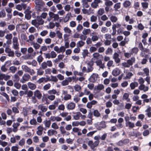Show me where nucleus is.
Here are the masks:
<instances>
[{
	"label": "nucleus",
	"mask_w": 151,
	"mask_h": 151,
	"mask_svg": "<svg viewBox=\"0 0 151 151\" xmlns=\"http://www.w3.org/2000/svg\"><path fill=\"white\" fill-rule=\"evenodd\" d=\"M34 96L32 98V101L34 103H36L37 101L36 97L38 99H40L42 97V94L38 90H36L34 93Z\"/></svg>",
	"instance_id": "1"
},
{
	"label": "nucleus",
	"mask_w": 151,
	"mask_h": 151,
	"mask_svg": "<svg viewBox=\"0 0 151 151\" xmlns=\"http://www.w3.org/2000/svg\"><path fill=\"white\" fill-rule=\"evenodd\" d=\"M34 2L36 5V7L37 8V9L39 10H40L45 5L42 0H35Z\"/></svg>",
	"instance_id": "2"
},
{
	"label": "nucleus",
	"mask_w": 151,
	"mask_h": 151,
	"mask_svg": "<svg viewBox=\"0 0 151 151\" xmlns=\"http://www.w3.org/2000/svg\"><path fill=\"white\" fill-rule=\"evenodd\" d=\"M11 65V61L8 60L5 62L4 65L1 66V69L2 72H6L7 70V68L6 67V65L7 67H8Z\"/></svg>",
	"instance_id": "3"
},
{
	"label": "nucleus",
	"mask_w": 151,
	"mask_h": 151,
	"mask_svg": "<svg viewBox=\"0 0 151 151\" xmlns=\"http://www.w3.org/2000/svg\"><path fill=\"white\" fill-rule=\"evenodd\" d=\"M9 46H8L5 48V52L8 54V55L9 57H13L14 56V53L13 51H12L9 48Z\"/></svg>",
	"instance_id": "4"
},
{
	"label": "nucleus",
	"mask_w": 151,
	"mask_h": 151,
	"mask_svg": "<svg viewBox=\"0 0 151 151\" xmlns=\"http://www.w3.org/2000/svg\"><path fill=\"white\" fill-rule=\"evenodd\" d=\"M93 58H92V60H94V59H95L97 60L101 59H103L104 57L102 55L100 54L98 52H95L93 55Z\"/></svg>",
	"instance_id": "5"
},
{
	"label": "nucleus",
	"mask_w": 151,
	"mask_h": 151,
	"mask_svg": "<svg viewBox=\"0 0 151 151\" xmlns=\"http://www.w3.org/2000/svg\"><path fill=\"white\" fill-rule=\"evenodd\" d=\"M87 64L88 66L87 67V73L91 72L93 69V68L92 66L93 65V62L92 60L90 61L87 63Z\"/></svg>",
	"instance_id": "6"
},
{
	"label": "nucleus",
	"mask_w": 151,
	"mask_h": 151,
	"mask_svg": "<svg viewBox=\"0 0 151 151\" xmlns=\"http://www.w3.org/2000/svg\"><path fill=\"white\" fill-rule=\"evenodd\" d=\"M30 78V76L29 74H24L22 79L20 80V82L22 83H25L26 81H28Z\"/></svg>",
	"instance_id": "7"
},
{
	"label": "nucleus",
	"mask_w": 151,
	"mask_h": 151,
	"mask_svg": "<svg viewBox=\"0 0 151 151\" xmlns=\"http://www.w3.org/2000/svg\"><path fill=\"white\" fill-rule=\"evenodd\" d=\"M75 106L76 104L74 103L70 102L67 105L66 108L68 110H72L75 108Z\"/></svg>",
	"instance_id": "8"
},
{
	"label": "nucleus",
	"mask_w": 151,
	"mask_h": 151,
	"mask_svg": "<svg viewBox=\"0 0 151 151\" xmlns=\"http://www.w3.org/2000/svg\"><path fill=\"white\" fill-rule=\"evenodd\" d=\"M98 76V74L96 73H93L90 76V79L89 80L91 82H94L96 81Z\"/></svg>",
	"instance_id": "9"
},
{
	"label": "nucleus",
	"mask_w": 151,
	"mask_h": 151,
	"mask_svg": "<svg viewBox=\"0 0 151 151\" xmlns=\"http://www.w3.org/2000/svg\"><path fill=\"white\" fill-rule=\"evenodd\" d=\"M10 78V76L8 75H6L5 74H0V80L4 79L5 81H7Z\"/></svg>",
	"instance_id": "10"
},
{
	"label": "nucleus",
	"mask_w": 151,
	"mask_h": 151,
	"mask_svg": "<svg viewBox=\"0 0 151 151\" xmlns=\"http://www.w3.org/2000/svg\"><path fill=\"white\" fill-rule=\"evenodd\" d=\"M120 73V70L119 68H116L112 71V74L115 76H116Z\"/></svg>",
	"instance_id": "11"
},
{
	"label": "nucleus",
	"mask_w": 151,
	"mask_h": 151,
	"mask_svg": "<svg viewBox=\"0 0 151 151\" xmlns=\"http://www.w3.org/2000/svg\"><path fill=\"white\" fill-rule=\"evenodd\" d=\"M25 18L28 20L31 17V14L32 13V11L28 9H26L25 10Z\"/></svg>",
	"instance_id": "12"
},
{
	"label": "nucleus",
	"mask_w": 151,
	"mask_h": 151,
	"mask_svg": "<svg viewBox=\"0 0 151 151\" xmlns=\"http://www.w3.org/2000/svg\"><path fill=\"white\" fill-rule=\"evenodd\" d=\"M58 132L57 131L53 129L49 130L47 132V134L49 136H51L53 135H55Z\"/></svg>",
	"instance_id": "13"
},
{
	"label": "nucleus",
	"mask_w": 151,
	"mask_h": 151,
	"mask_svg": "<svg viewBox=\"0 0 151 151\" xmlns=\"http://www.w3.org/2000/svg\"><path fill=\"white\" fill-rule=\"evenodd\" d=\"M38 109L41 110L43 112H46L47 110V108L45 106H44L42 104H40L38 106Z\"/></svg>",
	"instance_id": "14"
},
{
	"label": "nucleus",
	"mask_w": 151,
	"mask_h": 151,
	"mask_svg": "<svg viewBox=\"0 0 151 151\" xmlns=\"http://www.w3.org/2000/svg\"><path fill=\"white\" fill-rule=\"evenodd\" d=\"M135 59L134 57H132L131 58V59L127 60V62L128 64L129 65V66L130 65H132L133 63H135Z\"/></svg>",
	"instance_id": "15"
},
{
	"label": "nucleus",
	"mask_w": 151,
	"mask_h": 151,
	"mask_svg": "<svg viewBox=\"0 0 151 151\" xmlns=\"http://www.w3.org/2000/svg\"><path fill=\"white\" fill-rule=\"evenodd\" d=\"M138 84L137 82H134L131 83L130 85L131 89L132 90L134 89L135 87H137Z\"/></svg>",
	"instance_id": "16"
},
{
	"label": "nucleus",
	"mask_w": 151,
	"mask_h": 151,
	"mask_svg": "<svg viewBox=\"0 0 151 151\" xmlns=\"http://www.w3.org/2000/svg\"><path fill=\"white\" fill-rule=\"evenodd\" d=\"M42 18L40 16H37V20L38 22L39 25L43 24L44 22V21L42 19Z\"/></svg>",
	"instance_id": "17"
},
{
	"label": "nucleus",
	"mask_w": 151,
	"mask_h": 151,
	"mask_svg": "<svg viewBox=\"0 0 151 151\" xmlns=\"http://www.w3.org/2000/svg\"><path fill=\"white\" fill-rule=\"evenodd\" d=\"M28 85L29 88L32 90H34L36 88V86L35 84L30 82L28 83Z\"/></svg>",
	"instance_id": "18"
},
{
	"label": "nucleus",
	"mask_w": 151,
	"mask_h": 151,
	"mask_svg": "<svg viewBox=\"0 0 151 151\" xmlns=\"http://www.w3.org/2000/svg\"><path fill=\"white\" fill-rule=\"evenodd\" d=\"M131 2L128 0L125 1L123 4L124 7L125 8L129 7L131 5Z\"/></svg>",
	"instance_id": "19"
},
{
	"label": "nucleus",
	"mask_w": 151,
	"mask_h": 151,
	"mask_svg": "<svg viewBox=\"0 0 151 151\" xmlns=\"http://www.w3.org/2000/svg\"><path fill=\"white\" fill-rule=\"evenodd\" d=\"M19 77L17 74H15L13 77L12 79L14 82H18L19 80Z\"/></svg>",
	"instance_id": "20"
},
{
	"label": "nucleus",
	"mask_w": 151,
	"mask_h": 151,
	"mask_svg": "<svg viewBox=\"0 0 151 151\" xmlns=\"http://www.w3.org/2000/svg\"><path fill=\"white\" fill-rule=\"evenodd\" d=\"M71 14V13H68L66 14L64 19V22L65 23H66L69 21L70 18Z\"/></svg>",
	"instance_id": "21"
},
{
	"label": "nucleus",
	"mask_w": 151,
	"mask_h": 151,
	"mask_svg": "<svg viewBox=\"0 0 151 151\" xmlns=\"http://www.w3.org/2000/svg\"><path fill=\"white\" fill-rule=\"evenodd\" d=\"M88 50L87 49H84L83 50V52L82 53V55L83 56V58H85L86 56H88Z\"/></svg>",
	"instance_id": "22"
},
{
	"label": "nucleus",
	"mask_w": 151,
	"mask_h": 151,
	"mask_svg": "<svg viewBox=\"0 0 151 151\" xmlns=\"http://www.w3.org/2000/svg\"><path fill=\"white\" fill-rule=\"evenodd\" d=\"M139 51L137 47H134L132 49L131 54L133 55V54H137Z\"/></svg>",
	"instance_id": "23"
},
{
	"label": "nucleus",
	"mask_w": 151,
	"mask_h": 151,
	"mask_svg": "<svg viewBox=\"0 0 151 151\" xmlns=\"http://www.w3.org/2000/svg\"><path fill=\"white\" fill-rule=\"evenodd\" d=\"M126 127H128L129 128H133L134 127V123L131 122H128L126 123Z\"/></svg>",
	"instance_id": "24"
},
{
	"label": "nucleus",
	"mask_w": 151,
	"mask_h": 151,
	"mask_svg": "<svg viewBox=\"0 0 151 151\" xmlns=\"http://www.w3.org/2000/svg\"><path fill=\"white\" fill-rule=\"evenodd\" d=\"M76 114V115L73 116V118L75 120H77L79 119L81 115H82V114L80 112H77Z\"/></svg>",
	"instance_id": "25"
},
{
	"label": "nucleus",
	"mask_w": 151,
	"mask_h": 151,
	"mask_svg": "<svg viewBox=\"0 0 151 151\" xmlns=\"http://www.w3.org/2000/svg\"><path fill=\"white\" fill-rule=\"evenodd\" d=\"M93 115L96 117H99L100 116L101 114L98 110L96 109L94 110L93 112Z\"/></svg>",
	"instance_id": "26"
},
{
	"label": "nucleus",
	"mask_w": 151,
	"mask_h": 151,
	"mask_svg": "<svg viewBox=\"0 0 151 151\" xmlns=\"http://www.w3.org/2000/svg\"><path fill=\"white\" fill-rule=\"evenodd\" d=\"M17 68L14 66H12L10 67L9 68V70L11 71V72L13 73H14L17 71Z\"/></svg>",
	"instance_id": "27"
},
{
	"label": "nucleus",
	"mask_w": 151,
	"mask_h": 151,
	"mask_svg": "<svg viewBox=\"0 0 151 151\" xmlns=\"http://www.w3.org/2000/svg\"><path fill=\"white\" fill-rule=\"evenodd\" d=\"M113 52L112 49L110 47H108L105 51V54L106 55H111Z\"/></svg>",
	"instance_id": "28"
},
{
	"label": "nucleus",
	"mask_w": 151,
	"mask_h": 151,
	"mask_svg": "<svg viewBox=\"0 0 151 151\" xmlns=\"http://www.w3.org/2000/svg\"><path fill=\"white\" fill-rule=\"evenodd\" d=\"M32 24L34 25L36 27H38L39 26V23H38L36 19L32 20L31 22Z\"/></svg>",
	"instance_id": "29"
},
{
	"label": "nucleus",
	"mask_w": 151,
	"mask_h": 151,
	"mask_svg": "<svg viewBox=\"0 0 151 151\" xmlns=\"http://www.w3.org/2000/svg\"><path fill=\"white\" fill-rule=\"evenodd\" d=\"M6 13L4 10H2L0 11V19L5 17Z\"/></svg>",
	"instance_id": "30"
},
{
	"label": "nucleus",
	"mask_w": 151,
	"mask_h": 151,
	"mask_svg": "<svg viewBox=\"0 0 151 151\" xmlns=\"http://www.w3.org/2000/svg\"><path fill=\"white\" fill-rule=\"evenodd\" d=\"M22 69L25 72L29 73L30 71V69L27 65H22Z\"/></svg>",
	"instance_id": "31"
},
{
	"label": "nucleus",
	"mask_w": 151,
	"mask_h": 151,
	"mask_svg": "<svg viewBox=\"0 0 151 151\" xmlns=\"http://www.w3.org/2000/svg\"><path fill=\"white\" fill-rule=\"evenodd\" d=\"M82 5L86 8H88L89 7V5L88 3V1L86 0L82 1Z\"/></svg>",
	"instance_id": "32"
},
{
	"label": "nucleus",
	"mask_w": 151,
	"mask_h": 151,
	"mask_svg": "<svg viewBox=\"0 0 151 151\" xmlns=\"http://www.w3.org/2000/svg\"><path fill=\"white\" fill-rule=\"evenodd\" d=\"M91 30L90 29H84L82 32V33L84 35H87L90 33Z\"/></svg>",
	"instance_id": "33"
},
{
	"label": "nucleus",
	"mask_w": 151,
	"mask_h": 151,
	"mask_svg": "<svg viewBox=\"0 0 151 151\" xmlns=\"http://www.w3.org/2000/svg\"><path fill=\"white\" fill-rule=\"evenodd\" d=\"M85 44V42L82 41L80 40L79 41L77 44V46L78 47H81L83 46Z\"/></svg>",
	"instance_id": "34"
},
{
	"label": "nucleus",
	"mask_w": 151,
	"mask_h": 151,
	"mask_svg": "<svg viewBox=\"0 0 151 151\" xmlns=\"http://www.w3.org/2000/svg\"><path fill=\"white\" fill-rule=\"evenodd\" d=\"M110 20L113 22H116L118 20L117 17L114 16H112L110 18Z\"/></svg>",
	"instance_id": "35"
},
{
	"label": "nucleus",
	"mask_w": 151,
	"mask_h": 151,
	"mask_svg": "<svg viewBox=\"0 0 151 151\" xmlns=\"http://www.w3.org/2000/svg\"><path fill=\"white\" fill-rule=\"evenodd\" d=\"M74 89L76 91L79 92L81 89V86L78 84L76 85L74 87Z\"/></svg>",
	"instance_id": "36"
},
{
	"label": "nucleus",
	"mask_w": 151,
	"mask_h": 151,
	"mask_svg": "<svg viewBox=\"0 0 151 151\" xmlns=\"http://www.w3.org/2000/svg\"><path fill=\"white\" fill-rule=\"evenodd\" d=\"M12 112L14 113L15 114L19 113V111L18 109L15 107H13L12 108Z\"/></svg>",
	"instance_id": "37"
},
{
	"label": "nucleus",
	"mask_w": 151,
	"mask_h": 151,
	"mask_svg": "<svg viewBox=\"0 0 151 151\" xmlns=\"http://www.w3.org/2000/svg\"><path fill=\"white\" fill-rule=\"evenodd\" d=\"M30 123L31 125H36L37 124V123L35 119H31L30 121Z\"/></svg>",
	"instance_id": "38"
},
{
	"label": "nucleus",
	"mask_w": 151,
	"mask_h": 151,
	"mask_svg": "<svg viewBox=\"0 0 151 151\" xmlns=\"http://www.w3.org/2000/svg\"><path fill=\"white\" fill-rule=\"evenodd\" d=\"M64 31L66 33H68L69 34H71V30L68 27H65L64 28Z\"/></svg>",
	"instance_id": "39"
},
{
	"label": "nucleus",
	"mask_w": 151,
	"mask_h": 151,
	"mask_svg": "<svg viewBox=\"0 0 151 151\" xmlns=\"http://www.w3.org/2000/svg\"><path fill=\"white\" fill-rule=\"evenodd\" d=\"M142 7L143 8L146 9L148 8V3L146 2H142L141 3Z\"/></svg>",
	"instance_id": "40"
},
{
	"label": "nucleus",
	"mask_w": 151,
	"mask_h": 151,
	"mask_svg": "<svg viewBox=\"0 0 151 151\" xmlns=\"http://www.w3.org/2000/svg\"><path fill=\"white\" fill-rule=\"evenodd\" d=\"M50 77H51V78L50 79V81H53L55 82H56L58 81V79L56 76L51 75Z\"/></svg>",
	"instance_id": "41"
},
{
	"label": "nucleus",
	"mask_w": 151,
	"mask_h": 151,
	"mask_svg": "<svg viewBox=\"0 0 151 151\" xmlns=\"http://www.w3.org/2000/svg\"><path fill=\"white\" fill-rule=\"evenodd\" d=\"M71 98V96L69 94H68L65 96L63 98L64 100L65 101L70 99Z\"/></svg>",
	"instance_id": "42"
},
{
	"label": "nucleus",
	"mask_w": 151,
	"mask_h": 151,
	"mask_svg": "<svg viewBox=\"0 0 151 151\" xmlns=\"http://www.w3.org/2000/svg\"><path fill=\"white\" fill-rule=\"evenodd\" d=\"M121 4L120 3H117L114 6V8L115 9V10H117L118 9H119L120 8Z\"/></svg>",
	"instance_id": "43"
},
{
	"label": "nucleus",
	"mask_w": 151,
	"mask_h": 151,
	"mask_svg": "<svg viewBox=\"0 0 151 151\" xmlns=\"http://www.w3.org/2000/svg\"><path fill=\"white\" fill-rule=\"evenodd\" d=\"M51 87V85L48 83L46 84L43 87V89L45 90H47L49 89Z\"/></svg>",
	"instance_id": "44"
},
{
	"label": "nucleus",
	"mask_w": 151,
	"mask_h": 151,
	"mask_svg": "<svg viewBox=\"0 0 151 151\" xmlns=\"http://www.w3.org/2000/svg\"><path fill=\"white\" fill-rule=\"evenodd\" d=\"M32 44L35 49H38L40 47V45L37 43L33 42Z\"/></svg>",
	"instance_id": "45"
},
{
	"label": "nucleus",
	"mask_w": 151,
	"mask_h": 151,
	"mask_svg": "<svg viewBox=\"0 0 151 151\" xmlns=\"http://www.w3.org/2000/svg\"><path fill=\"white\" fill-rule=\"evenodd\" d=\"M8 144V143L5 141H3L0 140V145H1L3 147L6 146Z\"/></svg>",
	"instance_id": "46"
},
{
	"label": "nucleus",
	"mask_w": 151,
	"mask_h": 151,
	"mask_svg": "<svg viewBox=\"0 0 151 151\" xmlns=\"http://www.w3.org/2000/svg\"><path fill=\"white\" fill-rule=\"evenodd\" d=\"M105 5L107 6H111L113 5V3L111 1H106L105 2Z\"/></svg>",
	"instance_id": "47"
},
{
	"label": "nucleus",
	"mask_w": 151,
	"mask_h": 151,
	"mask_svg": "<svg viewBox=\"0 0 151 151\" xmlns=\"http://www.w3.org/2000/svg\"><path fill=\"white\" fill-rule=\"evenodd\" d=\"M65 50V48L64 46H61L59 48V51L58 52V53L60 52H64Z\"/></svg>",
	"instance_id": "48"
},
{
	"label": "nucleus",
	"mask_w": 151,
	"mask_h": 151,
	"mask_svg": "<svg viewBox=\"0 0 151 151\" xmlns=\"http://www.w3.org/2000/svg\"><path fill=\"white\" fill-rule=\"evenodd\" d=\"M104 88V86L102 84H99L97 86V89L98 90H101L103 89Z\"/></svg>",
	"instance_id": "49"
},
{
	"label": "nucleus",
	"mask_w": 151,
	"mask_h": 151,
	"mask_svg": "<svg viewBox=\"0 0 151 151\" xmlns=\"http://www.w3.org/2000/svg\"><path fill=\"white\" fill-rule=\"evenodd\" d=\"M5 38L7 40H12V35L11 34H7L5 36Z\"/></svg>",
	"instance_id": "50"
},
{
	"label": "nucleus",
	"mask_w": 151,
	"mask_h": 151,
	"mask_svg": "<svg viewBox=\"0 0 151 151\" xmlns=\"http://www.w3.org/2000/svg\"><path fill=\"white\" fill-rule=\"evenodd\" d=\"M33 92L30 90L28 91L27 96L29 98H30L31 97H32L33 96H32L33 95Z\"/></svg>",
	"instance_id": "51"
},
{
	"label": "nucleus",
	"mask_w": 151,
	"mask_h": 151,
	"mask_svg": "<svg viewBox=\"0 0 151 151\" xmlns=\"http://www.w3.org/2000/svg\"><path fill=\"white\" fill-rule=\"evenodd\" d=\"M14 86L17 89H19L21 87V85L18 83V82H15L14 84Z\"/></svg>",
	"instance_id": "52"
},
{
	"label": "nucleus",
	"mask_w": 151,
	"mask_h": 151,
	"mask_svg": "<svg viewBox=\"0 0 151 151\" xmlns=\"http://www.w3.org/2000/svg\"><path fill=\"white\" fill-rule=\"evenodd\" d=\"M103 59H99L97 60L95 63H96V65L97 66H99L101 65L102 63V60Z\"/></svg>",
	"instance_id": "53"
},
{
	"label": "nucleus",
	"mask_w": 151,
	"mask_h": 151,
	"mask_svg": "<svg viewBox=\"0 0 151 151\" xmlns=\"http://www.w3.org/2000/svg\"><path fill=\"white\" fill-rule=\"evenodd\" d=\"M43 60V58L42 56L41 55H40L37 58V61L39 63H40L42 62Z\"/></svg>",
	"instance_id": "54"
},
{
	"label": "nucleus",
	"mask_w": 151,
	"mask_h": 151,
	"mask_svg": "<svg viewBox=\"0 0 151 151\" xmlns=\"http://www.w3.org/2000/svg\"><path fill=\"white\" fill-rule=\"evenodd\" d=\"M25 143V140L24 138H22L19 142V145L21 146L24 145Z\"/></svg>",
	"instance_id": "55"
},
{
	"label": "nucleus",
	"mask_w": 151,
	"mask_h": 151,
	"mask_svg": "<svg viewBox=\"0 0 151 151\" xmlns=\"http://www.w3.org/2000/svg\"><path fill=\"white\" fill-rule=\"evenodd\" d=\"M124 28L123 27L120 28L119 29L117 30V34L119 35H120L121 34H123V32H124Z\"/></svg>",
	"instance_id": "56"
},
{
	"label": "nucleus",
	"mask_w": 151,
	"mask_h": 151,
	"mask_svg": "<svg viewBox=\"0 0 151 151\" xmlns=\"http://www.w3.org/2000/svg\"><path fill=\"white\" fill-rule=\"evenodd\" d=\"M88 145L92 149H94L93 143V141L91 140L89 141L88 143Z\"/></svg>",
	"instance_id": "57"
},
{
	"label": "nucleus",
	"mask_w": 151,
	"mask_h": 151,
	"mask_svg": "<svg viewBox=\"0 0 151 151\" xmlns=\"http://www.w3.org/2000/svg\"><path fill=\"white\" fill-rule=\"evenodd\" d=\"M60 129L61 133L63 135H64V134L66 132V131L65 130V129L63 127H60Z\"/></svg>",
	"instance_id": "58"
},
{
	"label": "nucleus",
	"mask_w": 151,
	"mask_h": 151,
	"mask_svg": "<svg viewBox=\"0 0 151 151\" xmlns=\"http://www.w3.org/2000/svg\"><path fill=\"white\" fill-rule=\"evenodd\" d=\"M97 19V17L94 15H92L91 17V22H96Z\"/></svg>",
	"instance_id": "59"
},
{
	"label": "nucleus",
	"mask_w": 151,
	"mask_h": 151,
	"mask_svg": "<svg viewBox=\"0 0 151 151\" xmlns=\"http://www.w3.org/2000/svg\"><path fill=\"white\" fill-rule=\"evenodd\" d=\"M50 55L51 57L52 58H55L57 56V54H56L55 52L53 51L51 52Z\"/></svg>",
	"instance_id": "60"
},
{
	"label": "nucleus",
	"mask_w": 151,
	"mask_h": 151,
	"mask_svg": "<svg viewBox=\"0 0 151 151\" xmlns=\"http://www.w3.org/2000/svg\"><path fill=\"white\" fill-rule=\"evenodd\" d=\"M19 44L18 43H13V48L15 50H17L19 49Z\"/></svg>",
	"instance_id": "61"
},
{
	"label": "nucleus",
	"mask_w": 151,
	"mask_h": 151,
	"mask_svg": "<svg viewBox=\"0 0 151 151\" xmlns=\"http://www.w3.org/2000/svg\"><path fill=\"white\" fill-rule=\"evenodd\" d=\"M129 94L128 93H125L123 95V96L122 97V100H126L128 98H129Z\"/></svg>",
	"instance_id": "62"
},
{
	"label": "nucleus",
	"mask_w": 151,
	"mask_h": 151,
	"mask_svg": "<svg viewBox=\"0 0 151 151\" xmlns=\"http://www.w3.org/2000/svg\"><path fill=\"white\" fill-rule=\"evenodd\" d=\"M97 50V49L96 47H91L90 48V51L91 53L93 52L96 51Z\"/></svg>",
	"instance_id": "63"
},
{
	"label": "nucleus",
	"mask_w": 151,
	"mask_h": 151,
	"mask_svg": "<svg viewBox=\"0 0 151 151\" xmlns=\"http://www.w3.org/2000/svg\"><path fill=\"white\" fill-rule=\"evenodd\" d=\"M83 29L82 25L80 24H79L77 27V31L79 32L81 31Z\"/></svg>",
	"instance_id": "64"
}]
</instances>
